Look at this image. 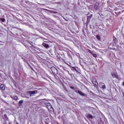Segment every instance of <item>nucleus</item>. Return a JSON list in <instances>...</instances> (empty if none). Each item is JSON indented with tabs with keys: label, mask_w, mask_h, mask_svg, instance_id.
I'll list each match as a JSON object with an SVG mask.
<instances>
[{
	"label": "nucleus",
	"mask_w": 124,
	"mask_h": 124,
	"mask_svg": "<svg viewBox=\"0 0 124 124\" xmlns=\"http://www.w3.org/2000/svg\"><path fill=\"white\" fill-rule=\"evenodd\" d=\"M43 103L45 104V105L46 106V107L48 110H50V109H52V105H51V104L49 103L48 101L45 100V101H43Z\"/></svg>",
	"instance_id": "1"
},
{
	"label": "nucleus",
	"mask_w": 124,
	"mask_h": 124,
	"mask_svg": "<svg viewBox=\"0 0 124 124\" xmlns=\"http://www.w3.org/2000/svg\"><path fill=\"white\" fill-rule=\"evenodd\" d=\"M27 93H29L30 96H32V94H36V93H37V91L34 90L32 91H29Z\"/></svg>",
	"instance_id": "2"
},
{
	"label": "nucleus",
	"mask_w": 124,
	"mask_h": 124,
	"mask_svg": "<svg viewBox=\"0 0 124 124\" xmlns=\"http://www.w3.org/2000/svg\"><path fill=\"white\" fill-rule=\"evenodd\" d=\"M111 75L113 77V78H116V79H119V76L118 75L117 73L112 72L111 73Z\"/></svg>",
	"instance_id": "3"
},
{
	"label": "nucleus",
	"mask_w": 124,
	"mask_h": 124,
	"mask_svg": "<svg viewBox=\"0 0 124 124\" xmlns=\"http://www.w3.org/2000/svg\"><path fill=\"white\" fill-rule=\"evenodd\" d=\"M94 8L95 10H98L99 9V3L96 2L94 5Z\"/></svg>",
	"instance_id": "4"
},
{
	"label": "nucleus",
	"mask_w": 124,
	"mask_h": 124,
	"mask_svg": "<svg viewBox=\"0 0 124 124\" xmlns=\"http://www.w3.org/2000/svg\"><path fill=\"white\" fill-rule=\"evenodd\" d=\"M51 70L53 72V73H56V74H58V70L55 67H51Z\"/></svg>",
	"instance_id": "5"
},
{
	"label": "nucleus",
	"mask_w": 124,
	"mask_h": 124,
	"mask_svg": "<svg viewBox=\"0 0 124 124\" xmlns=\"http://www.w3.org/2000/svg\"><path fill=\"white\" fill-rule=\"evenodd\" d=\"M43 46L46 49H49V48H50V46L45 43H43Z\"/></svg>",
	"instance_id": "6"
},
{
	"label": "nucleus",
	"mask_w": 124,
	"mask_h": 124,
	"mask_svg": "<svg viewBox=\"0 0 124 124\" xmlns=\"http://www.w3.org/2000/svg\"><path fill=\"white\" fill-rule=\"evenodd\" d=\"M78 94H80V95H82V96H86V94L85 93H83L80 91H78Z\"/></svg>",
	"instance_id": "7"
},
{
	"label": "nucleus",
	"mask_w": 124,
	"mask_h": 124,
	"mask_svg": "<svg viewBox=\"0 0 124 124\" xmlns=\"http://www.w3.org/2000/svg\"><path fill=\"white\" fill-rule=\"evenodd\" d=\"M109 47L110 49H115V45H114V43H111Z\"/></svg>",
	"instance_id": "8"
},
{
	"label": "nucleus",
	"mask_w": 124,
	"mask_h": 124,
	"mask_svg": "<svg viewBox=\"0 0 124 124\" xmlns=\"http://www.w3.org/2000/svg\"><path fill=\"white\" fill-rule=\"evenodd\" d=\"M0 88L2 91H4L5 90V86L3 84H1L0 85Z\"/></svg>",
	"instance_id": "9"
},
{
	"label": "nucleus",
	"mask_w": 124,
	"mask_h": 124,
	"mask_svg": "<svg viewBox=\"0 0 124 124\" xmlns=\"http://www.w3.org/2000/svg\"><path fill=\"white\" fill-rule=\"evenodd\" d=\"M92 17H93V15H91L90 16H87V21L90 22L91 19H92Z\"/></svg>",
	"instance_id": "10"
},
{
	"label": "nucleus",
	"mask_w": 124,
	"mask_h": 124,
	"mask_svg": "<svg viewBox=\"0 0 124 124\" xmlns=\"http://www.w3.org/2000/svg\"><path fill=\"white\" fill-rule=\"evenodd\" d=\"M93 83L94 86H98V83L97 82V81H93Z\"/></svg>",
	"instance_id": "11"
},
{
	"label": "nucleus",
	"mask_w": 124,
	"mask_h": 124,
	"mask_svg": "<svg viewBox=\"0 0 124 124\" xmlns=\"http://www.w3.org/2000/svg\"><path fill=\"white\" fill-rule=\"evenodd\" d=\"M114 43H117V41H118V40L117 39V38L115 37V36H113V37Z\"/></svg>",
	"instance_id": "12"
},
{
	"label": "nucleus",
	"mask_w": 124,
	"mask_h": 124,
	"mask_svg": "<svg viewBox=\"0 0 124 124\" xmlns=\"http://www.w3.org/2000/svg\"><path fill=\"white\" fill-rule=\"evenodd\" d=\"M87 118H88V119H93V115H92V114H88V115H87Z\"/></svg>",
	"instance_id": "13"
},
{
	"label": "nucleus",
	"mask_w": 124,
	"mask_h": 124,
	"mask_svg": "<svg viewBox=\"0 0 124 124\" xmlns=\"http://www.w3.org/2000/svg\"><path fill=\"white\" fill-rule=\"evenodd\" d=\"M27 64H28L29 66H30L31 69V70H32L33 71H34V69H33L32 67H31V65H30V63H29V62H27Z\"/></svg>",
	"instance_id": "14"
},
{
	"label": "nucleus",
	"mask_w": 124,
	"mask_h": 124,
	"mask_svg": "<svg viewBox=\"0 0 124 124\" xmlns=\"http://www.w3.org/2000/svg\"><path fill=\"white\" fill-rule=\"evenodd\" d=\"M15 100H18V96H14V97H12Z\"/></svg>",
	"instance_id": "15"
},
{
	"label": "nucleus",
	"mask_w": 124,
	"mask_h": 124,
	"mask_svg": "<svg viewBox=\"0 0 124 124\" xmlns=\"http://www.w3.org/2000/svg\"><path fill=\"white\" fill-rule=\"evenodd\" d=\"M23 103V100H20L19 102V106H22V104Z\"/></svg>",
	"instance_id": "16"
},
{
	"label": "nucleus",
	"mask_w": 124,
	"mask_h": 124,
	"mask_svg": "<svg viewBox=\"0 0 124 124\" xmlns=\"http://www.w3.org/2000/svg\"><path fill=\"white\" fill-rule=\"evenodd\" d=\"M96 37L97 39H98V40H100L101 38L99 35H96Z\"/></svg>",
	"instance_id": "17"
},
{
	"label": "nucleus",
	"mask_w": 124,
	"mask_h": 124,
	"mask_svg": "<svg viewBox=\"0 0 124 124\" xmlns=\"http://www.w3.org/2000/svg\"><path fill=\"white\" fill-rule=\"evenodd\" d=\"M92 55L93 56V57H94V58H97V55H96V54L94 53H92Z\"/></svg>",
	"instance_id": "18"
},
{
	"label": "nucleus",
	"mask_w": 124,
	"mask_h": 124,
	"mask_svg": "<svg viewBox=\"0 0 124 124\" xmlns=\"http://www.w3.org/2000/svg\"><path fill=\"white\" fill-rule=\"evenodd\" d=\"M104 85L102 86V89H106V86L104 85V83H103Z\"/></svg>",
	"instance_id": "19"
},
{
	"label": "nucleus",
	"mask_w": 124,
	"mask_h": 124,
	"mask_svg": "<svg viewBox=\"0 0 124 124\" xmlns=\"http://www.w3.org/2000/svg\"><path fill=\"white\" fill-rule=\"evenodd\" d=\"M72 68H73L74 70H75V71H77V72L78 71L77 69H76V67H72Z\"/></svg>",
	"instance_id": "20"
},
{
	"label": "nucleus",
	"mask_w": 124,
	"mask_h": 124,
	"mask_svg": "<svg viewBox=\"0 0 124 124\" xmlns=\"http://www.w3.org/2000/svg\"><path fill=\"white\" fill-rule=\"evenodd\" d=\"M70 89H72V90H73L74 91L75 90V88L74 87L70 86Z\"/></svg>",
	"instance_id": "21"
},
{
	"label": "nucleus",
	"mask_w": 124,
	"mask_h": 124,
	"mask_svg": "<svg viewBox=\"0 0 124 124\" xmlns=\"http://www.w3.org/2000/svg\"><path fill=\"white\" fill-rule=\"evenodd\" d=\"M99 124H104V122H103V121H101Z\"/></svg>",
	"instance_id": "22"
},
{
	"label": "nucleus",
	"mask_w": 124,
	"mask_h": 124,
	"mask_svg": "<svg viewBox=\"0 0 124 124\" xmlns=\"http://www.w3.org/2000/svg\"><path fill=\"white\" fill-rule=\"evenodd\" d=\"M89 53H90V54H93V52H92V50H89Z\"/></svg>",
	"instance_id": "23"
},
{
	"label": "nucleus",
	"mask_w": 124,
	"mask_h": 124,
	"mask_svg": "<svg viewBox=\"0 0 124 124\" xmlns=\"http://www.w3.org/2000/svg\"><path fill=\"white\" fill-rule=\"evenodd\" d=\"M56 3H57V4H59L60 3V4L62 3V2H56Z\"/></svg>",
	"instance_id": "24"
},
{
	"label": "nucleus",
	"mask_w": 124,
	"mask_h": 124,
	"mask_svg": "<svg viewBox=\"0 0 124 124\" xmlns=\"http://www.w3.org/2000/svg\"><path fill=\"white\" fill-rule=\"evenodd\" d=\"M123 86H124V82H123Z\"/></svg>",
	"instance_id": "25"
}]
</instances>
